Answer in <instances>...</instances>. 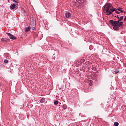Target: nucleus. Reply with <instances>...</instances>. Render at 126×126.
Returning a JSON list of instances; mask_svg holds the SVG:
<instances>
[{"mask_svg":"<svg viewBox=\"0 0 126 126\" xmlns=\"http://www.w3.org/2000/svg\"><path fill=\"white\" fill-rule=\"evenodd\" d=\"M117 19H119V18H120L119 16H117Z\"/></svg>","mask_w":126,"mask_h":126,"instance_id":"obj_25","label":"nucleus"},{"mask_svg":"<svg viewBox=\"0 0 126 126\" xmlns=\"http://www.w3.org/2000/svg\"><path fill=\"white\" fill-rule=\"evenodd\" d=\"M81 61L82 62H83V63H84V62H85V60L84 59H82Z\"/></svg>","mask_w":126,"mask_h":126,"instance_id":"obj_22","label":"nucleus"},{"mask_svg":"<svg viewBox=\"0 0 126 126\" xmlns=\"http://www.w3.org/2000/svg\"><path fill=\"white\" fill-rule=\"evenodd\" d=\"M124 19V16H121L119 18L118 21H114L113 20H110L109 21V23L113 26V29L118 31V30H120V28L122 25H123V22L122 20Z\"/></svg>","mask_w":126,"mask_h":126,"instance_id":"obj_1","label":"nucleus"},{"mask_svg":"<svg viewBox=\"0 0 126 126\" xmlns=\"http://www.w3.org/2000/svg\"><path fill=\"white\" fill-rule=\"evenodd\" d=\"M76 63H77V66H80V65H81V61H80V60H78L77 61V62H76Z\"/></svg>","mask_w":126,"mask_h":126,"instance_id":"obj_8","label":"nucleus"},{"mask_svg":"<svg viewBox=\"0 0 126 126\" xmlns=\"http://www.w3.org/2000/svg\"><path fill=\"white\" fill-rule=\"evenodd\" d=\"M79 1H80V2H82V3H84V2H85L86 1V0H79Z\"/></svg>","mask_w":126,"mask_h":126,"instance_id":"obj_13","label":"nucleus"},{"mask_svg":"<svg viewBox=\"0 0 126 126\" xmlns=\"http://www.w3.org/2000/svg\"><path fill=\"white\" fill-rule=\"evenodd\" d=\"M114 72H115V73H119V70H117V71H114Z\"/></svg>","mask_w":126,"mask_h":126,"instance_id":"obj_20","label":"nucleus"},{"mask_svg":"<svg viewBox=\"0 0 126 126\" xmlns=\"http://www.w3.org/2000/svg\"><path fill=\"white\" fill-rule=\"evenodd\" d=\"M89 63H90L89 61H86V62H85V64H86V65H88V64H89Z\"/></svg>","mask_w":126,"mask_h":126,"instance_id":"obj_16","label":"nucleus"},{"mask_svg":"<svg viewBox=\"0 0 126 126\" xmlns=\"http://www.w3.org/2000/svg\"><path fill=\"white\" fill-rule=\"evenodd\" d=\"M54 104L55 105H58V104H59V102L58 101H54Z\"/></svg>","mask_w":126,"mask_h":126,"instance_id":"obj_15","label":"nucleus"},{"mask_svg":"<svg viewBox=\"0 0 126 126\" xmlns=\"http://www.w3.org/2000/svg\"><path fill=\"white\" fill-rule=\"evenodd\" d=\"M6 34L9 36L10 39L11 40H16V37L14 36L13 35L10 34V33L7 32Z\"/></svg>","mask_w":126,"mask_h":126,"instance_id":"obj_3","label":"nucleus"},{"mask_svg":"<svg viewBox=\"0 0 126 126\" xmlns=\"http://www.w3.org/2000/svg\"><path fill=\"white\" fill-rule=\"evenodd\" d=\"M32 30H35V24H34L33 27H32Z\"/></svg>","mask_w":126,"mask_h":126,"instance_id":"obj_19","label":"nucleus"},{"mask_svg":"<svg viewBox=\"0 0 126 126\" xmlns=\"http://www.w3.org/2000/svg\"><path fill=\"white\" fill-rule=\"evenodd\" d=\"M124 67L126 68V63H124Z\"/></svg>","mask_w":126,"mask_h":126,"instance_id":"obj_24","label":"nucleus"},{"mask_svg":"<svg viewBox=\"0 0 126 126\" xmlns=\"http://www.w3.org/2000/svg\"><path fill=\"white\" fill-rule=\"evenodd\" d=\"M30 29H31V27L30 26H28L25 28V32H28V31H30Z\"/></svg>","mask_w":126,"mask_h":126,"instance_id":"obj_6","label":"nucleus"},{"mask_svg":"<svg viewBox=\"0 0 126 126\" xmlns=\"http://www.w3.org/2000/svg\"><path fill=\"white\" fill-rule=\"evenodd\" d=\"M117 10H118V11H121L122 13L124 12V11L122 10H121L120 9H117Z\"/></svg>","mask_w":126,"mask_h":126,"instance_id":"obj_18","label":"nucleus"},{"mask_svg":"<svg viewBox=\"0 0 126 126\" xmlns=\"http://www.w3.org/2000/svg\"><path fill=\"white\" fill-rule=\"evenodd\" d=\"M115 13H117V14H120V12L116 11H115Z\"/></svg>","mask_w":126,"mask_h":126,"instance_id":"obj_21","label":"nucleus"},{"mask_svg":"<svg viewBox=\"0 0 126 126\" xmlns=\"http://www.w3.org/2000/svg\"><path fill=\"white\" fill-rule=\"evenodd\" d=\"M114 125L115 126H119V123L117 122H115Z\"/></svg>","mask_w":126,"mask_h":126,"instance_id":"obj_12","label":"nucleus"},{"mask_svg":"<svg viewBox=\"0 0 126 126\" xmlns=\"http://www.w3.org/2000/svg\"><path fill=\"white\" fill-rule=\"evenodd\" d=\"M11 1H13V2H15V3H18V1L16 0H11Z\"/></svg>","mask_w":126,"mask_h":126,"instance_id":"obj_14","label":"nucleus"},{"mask_svg":"<svg viewBox=\"0 0 126 126\" xmlns=\"http://www.w3.org/2000/svg\"><path fill=\"white\" fill-rule=\"evenodd\" d=\"M10 40L9 39L6 38H2L1 39V42L2 43H6V42H9Z\"/></svg>","mask_w":126,"mask_h":126,"instance_id":"obj_4","label":"nucleus"},{"mask_svg":"<svg viewBox=\"0 0 126 126\" xmlns=\"http://www.w3.org/2000/svg\"><path fill=\"white\" fill-rule=\"evenodd\" d=\"M112 8H113L112 4L109 3H107L104 5L103 11L104 13H106V15H111Z\"/></svg>","mask_w":126,"mask_h":126,"instance_id":"obj_2","label":"nucleus"},{"mask_svg":"<svg viewBox=\"0 0 126 126\" xmlns=\"http://www.w3.org/2000/svg\"><path fill=\"white\" fill-rule=\"evenodd\" d=\"M65 16L66 18H71V14L69 13V12H67L65 13Z\"/></svg>","mask_w":126,"mask_h":126,"instance_id":"obj_5","label":"nucleus"},{"mask_svg":"<svg viewBox=\"0 0 126 126\" xmlns=\"http://www.w3.org/2000/svg\"><path fill=\"white\" fill-rule=\"evenodd\" d=\"M40 103H44V102H45V98H42L40 100Z\"/></svg>","mask_w":126,"mask_h":126,"instance_id":"obj_10","label":"nucleus"},{"mask_svg":"<svg viewBox=\"0 0 126 126\" xmlns=\"http://www.w3.org/2000/svg\"><path fill=\"white\" fill-rule=\"evenodd\" d=\"M116 8H111V14H112V13H113V12H114V11H116Z\"/></svg>","mask_w":126,"mask_h":126,"instance_id":"obj_11","label":"nucleus"},{"mask_svg":"<svg viewBox=\"0 0 126 126\" xmlns=\"http://www.w3.org/2000/svg\"><path fill=\"white\" fill-rule=\"evenodd\" d=\"M15 6H16V4H11L10 7V9H14V8H15Z\"/></svg>","mask_w":126,"mask_h":126,"instance_id":"obj_7","label":"nucleus"},{"mask_svg":"<svg viewBox=\"0 0 126 126\" xmlns=\"http://www.w3.org/2000/svg\"><path fill=\"white\" fill-rule=\"evenodd\" d=\"M124 21H126V16L125 17V18L124 19Z\"/></svg>","mask_w":126,"mask_h":126,"instance_id":"obj_23","label":"nucleus"},{"mask_svg":"<svg viewBox=\"0 0 126 126\" xmlns=\"http://www.w3.org/2000/svg\"><path fill=\"white\" fill-rule=\"evenodd\" d=\"M63 110H65L67 108V106L66 104H63L62 106Z\"/></svg>","mask_w":126,"mask_h":126,"instance_id":"obj_9","label":"nucleus"},{"mask_svg":"<svg viewBox=\"0 0 126 126\" xmlns=\"http://www.w3.org/2000/svg\"><path fill=\"white\" fill-rule=\"evenodd\" d=\"M4 63H8V60H5L4 61Z\"/></svg>","mask_w":126,"mask_h":126,"instance_id":"obj_17","label":"nucleus"}]
</instances>
